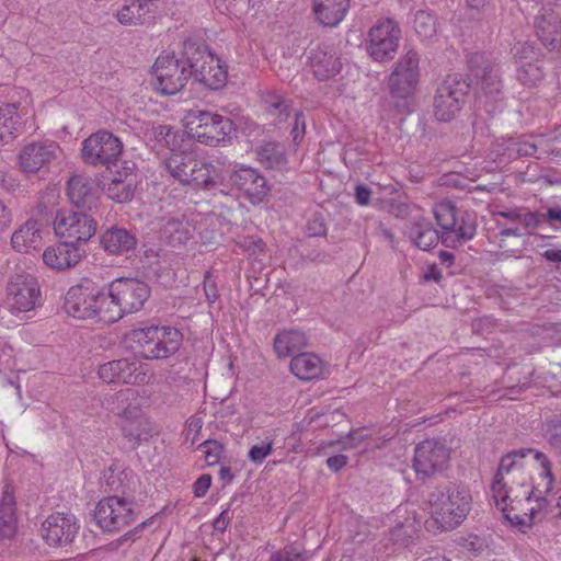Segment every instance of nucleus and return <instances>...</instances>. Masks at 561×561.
Instances as JSON below:
<instances>
[{"instance_id":"nucleus-1","label":"nucleus","mask_w":561,"mask_h":561,"mask_svg":"<svg viewBox=\"0 0 561 561\" xmlns=\"http://www.w3.org/2000/svg\"><path fill=\"white\" fill-rule=\"evenodd\" d=\"M534 448H519L501 458L497 472L491 485L496 506L504 513L516 514L531 502L530 473L527 457L534 459Z\"/></svg>"},{"instance_id":"nucleus-2","label":"nucleus","mask_w":561,"mask_h":561,"mask_svg":"<svg viewBox=\"0 0 561 561\" xmlns=\"http://www.w3.org/2000/svg\"><path fill=\"white\" fill-rule=\"evenodd\" d=\"M427 500L432 515L445 528L459 526L471 511L472 497L465 485L443 483L428 493Z\"/></svg>"},{"instance_id":"nucleus-3","label":"nucleus","mask_w":561,"mask_h":561,"mask_svg":"<svg viewBox=\"0 0 561 561\" xmlns=\"http://www.w3.org/2000/svg\"><path fill=\"white\" fill-rule=\"evenodd\" d=\"M534 460L539 463L541 469L536 483L530 482L531 501L535 502V505L530 507L524 506L520 513H506V519L513 525L531 526L535 523L541 522L552 512L550 503L546 497L552 491L554 483L552 463L548 456L541 451L534 453Z\"/></svg>"},{"instance_id":"nucleus-4","label":"nucleus","mask_w":561,"mask_h":561,"mask_svg":"<svg viewBox=\"0 0 561 561\" xmlns=\"http://www.w3.org/2000/svg\"><path fill=\"white\" fill-rule=\"evenodd\" d=\"M433 214L440 228V242L446 248H457L471 240L477 231L474 217L460 213L450 201H443L433 208Z\"/></svg>"},{"instance_id":"nucleus-5","label":"nucleus","mask_w":561,"mask_h":561,"mask_svg":"<svg viewBox=\"0 0 561 561\" xmlns=\"http://www.w3.org/2000/svg\"><path fill=\"white\" fill-rule=\"evenodd\" d=\"M185 61L191 67V78L210 90H218L226 84L227 71L204 44L194 41L184 42Z\"/></svg>"},{"instance_id":"nucleus-6","label":"nucleus","mask_w":561,"mask_h":561,"mask_svg":"<svg viewBox=\"0 0 561 561\" xmlns=\"http://www.w3.org/2000/svg\"><path fill=\"white\" fill-rule=\"evenodd\" d=\"M472 81L460 73L448 75L433 98V113L439 122H450L461 111Z\"/></svg>"},{"instance_id":"nucleus-7","label":"nucleus","mask_w":561,"mask_h":561,"mask_svg":"<svg viewBox=\"0 0 561 561\" xmlns=\"http://www.w3.org/2000/svg\"><path fill=\"white\" fill-rule=\"evenodd\" d=\"M184 48L181 57L174 54L161 55L156 59L152 67L154 81L153 88L162 95H173L180 92L191 78V67L185 61Z\"/></svg>"},{"instance_id":"nucleus-8","label":"nucleus","mask_w":561,"mask_h":561,"mask_svg":"<svg viewBox=\"0 0 561 561\" xmlns=\"http://www.w3.org/2000/svg\"><path fill=\"white\" fill-rule=\"evenodd\" d=\"M123 151L122 140L104 129L91 134L81 144L82 161L93 167L111 169L117 164Z\"/></svg>"},{"instance_id":"nucleus-9","label":"nucleus","mask_w":561,"mask_h":561,"mask_svg":"<svg viewBox=\"0 0 561 561\" xmlns=\"http://www.w3.org/2000/svg\"><path fill=\"white\" fill-rule=\"evenodd\" d=\"M186 118L192 137L206 146H218L233 130V123L230 118L208 111L192 110Z\"/></svg>"},{"instance_id":"nucleus-10","label":"nucleus","mask_w":561,"mask_h":561,"mask_svg":"<svg viewBox=\"0 0 561 561\" xmlns=\"http://www.w3.org/2000/svg\"><path fill=\"white\" fill-rule=\"evenodd\" d=\"M134 500L118 494L102 499L94 511L98 526L107 533L121 531L136 520Z\"/></svg>"},{"instance_id":"nucleus-11","label":"nucleus","mask_w":561,"mask_h":561,"mask_svg":"<svg viewBox=\"0 0 561 561\" xmlns=\"http://www.w3.org/2000/svg\"><path fill=\"white\" fill-rule=\"evenodd\" d=\"M96 220L84 211H58L54 221V231L59 240L83 247L96 232Z\"/></svg>"},{"instance_id":"nucleus-12","label":"nucleus","mask_w":561,"mask_h":561,"mask_svg":"<svg viewBox=\"0 0 561 561\" xmlns=\"http://www.w3.org/2000/svg\"><path fill=\"white\" fill-rule=\"evenodd\" d=\"M38 280L27 273L14 274L7 286L5 306L11 313L28 312L41 305Z\"/></svg>"},{"instance_id":"nucleus-13","label":"nucleus","mask_w":561,"mask_h":561,"mask_svg":"<svg viewBox=\"0 0 561 561\" xmlns=\"http://www.w3.org/2000/svg\"><path fill=\"white\" fill-rule=\"evenodd\" d=\"M470 75L467 77L494 102L502 101L503 83L499 69L484 54L474 53L468 58Z\"/></svg>"},{"instance_id":"nucleus-14","label":"nucleus","mask_w":561,"mask_h":561,"mask_svg":"<svg viewBox=\"0 0 561 561\" xmlns=\"http://www.w3.org/2000/svg\"><path fill=\"white\" fill-rule=\"evenodd\" d=\"M99 295L100 286L90 278H82L66 293L64 309L68 316L79 320L94 319Z\"/></svg>"},{"instance_id":"nucleus-15","label":"nucleus","mask_w":561,"mask_h":561,"mask_svg":"<svg viewBox=\"0 0 561 561\" xmlns=\"http://www.w3.org/2000/svg\"><path fill=\"white\" fill-rule=\"evenodd\" d=\"M449 449L436 439H425L416 445L413 468L420 479H425L447 468Z\"/></svg>"},{"instance_id":"nucleus-16","label":"nucleus","mask_w":561,"mask_h":561,"mask_svg":"<svg viewBox=\"0 0 561 561\" xmlns=\"http://www.w3.org/2000/svg\"><path fill=\"white\" fill-rule=\"evenodd\" d=\"M59 146L50 140H34L25 144L18 153L16 164L21 172L37 174L57 159Z\"/></svg>"},{"instance_id":"nucleus-17","label":"nucleus","mask_w":561,"mask_h":561,"mask_svg":"<svg viewBox=\"0 0 561 561\" xmlns=\"http://www.w3.org/2000/svg\"><path fill=\"white\" fill-rule=\"evenodd\" d=\"M419 62V55L414 50H409L397 61L389 76V89L393 96L408 98L414 92L420 78Z\"/></svg>"},{"instance_id":"nucleus-18","label":"nucleus","mask_w":561,"mask_h":561,"mask_svg":"<svg viewBox=\"0 0 561 561\" xmlns=\"http://www.w3.org/2000/svg\"><path fill=\"white\" fill-rule=\"evenodd\" d=\"M401 31L393 20L379 21L369 31L368 53L376 61L391 59L396 53Z\"/></svg>"},{"instance_id":"nucleus-19","label":"nucleus","mask_w":561,"mask_h":561,"mask_svg":"<svg viewBox=\"0 0 561 561\" xmlns=\"http://www.w3.org/2000/svg\"><path fill=\"white\" fill-rule=\"evenodd\" d=\"M111 296L116 299L123 314L140 310L150 296L149 286L136 278H119L112 282Z\"/></svg>"},{"instance_id":"nucleus-20","label":"nucleus","mask_w":561,"mask_h":561,"mask_svg":"<svg viewBox=\"0 0 561 561\" xmlns=\"http://www.w3.org/2000/svg\"><path fill=\"white\" fill-rule=\"evenodd\" d=\"M42 537L51 547L64 548L72 543L78 531L79 524L72 514L54 513L42 524Z\"/></svg>"},{"instance_id":"nucleus-21","label":"nucleus","mask_w":561,"mask_h":561,"mask_svg":"<svg viewBox=\"0 0 561 561\" xmlns=\"http://www.w3.org/2000/svg\"><path fill=\"white\" fill-rule=\"evenodd\" d=\"M229 181L243 192L252 204L262 202L270 191L266 179L256 169L250 167L234 170L230 174Z\"/></svg>"},{"instance_id":"nucleus-22","label":"nucleus","mask_w":561,"mask_h":561,"mask_svg":"<svg viewBox=\"0 0 561 561\" xmlns=\"http://www.w3.org/2000/svg\"><path fill=\"white\" fill-rule=\"evenodd\" d=\"M121 428L124 437L138 446L152 436L153 427L138 407H128L121 414Z\"/></svg>"},{"instance_id":"nucleus-23","label":"nucleus","mask_w":561,"mask_h":561,"mask_svg":"<svg viewBox=\"0 0 561 561\" xmlns=\"http://www.w3.org/2000/svg\"><path fill=\"white\" fill-rule=\"evenodd\" d=\"M85 254V248L59 240L44 251L43 261L53 270L65 271L79 264Z\"/></svg>"},{"instance_id":"nucleus-24","label":"nucleus","mask_w":561,"mask_h":561,"mask_svg":"<svg viewBox=\"0 0 561 561\" xmlns=\"http://www.w3.org/2000/svg\"><path fill=\"white\" fill-rule=\"evenodd\" d=\"M67 195L72 205L77 208L92 210L99 201V190L94 181L85 175L77 174L69 179Z\"/></svg>"},{"instance_id":"nucleus-25","label":"nucleus","mask_w":561,"mask_h":561,"mask_svg":"<svg viewBox=\"0 0 561 561\" xmlns=\"http://www.w3.org/2000/svg\"><path fill=\"white\" fill-rule=\"evenodd\" d=\"M310 66L318 80L323 81L340 72L342 64L332 45L321 44L311 51Z\"/></svg>"},{"instance_id":"nucleus-26","label":"nucleus","mask_w":561,"mask_h":561,"mask_svg":"<svg viewBox=\"0 0 561 561\" xmlns=\"http://www.w3.org/2000/svg\"><path fill=\"white\" fill-rule=\"evenodd\" d=\"M188 181L185 185H192L195 188H214L224 181L222 170L213 162L198 159L193 156L191 163Z\"/></svg>"},{"instance_id":"nucleus-27","label":"nucleus","mask_w":561,"mask_h":561,"mask_svg":"<svg viewBox=\"0 0 561 561\" xmlns=\"http://www.w3.org/2000/svg\"><path fill=\"white\" fill-rule=\"evenodd\" d=\"M100 244L108 254L128 255L137 245V238L125 228L112 227L100 234Z\"/></svg>"},{"instance_id":"nucleus-28","label":"nucleus","mask_w":561,"mask_h":561,"mask_svg":"<svg viewBox=\"0 0 561 561\" xmlns=\"http://www.w3.org/2000/svg\"><path fill=\"white\" fill-rule=\"evenodd\" d=\"M157 4L145 0H124L116 18L124 25H141L151 23L154 19Z\"/></svg>"},{"instance_id":"nucleus-29","label":"nucleus","mask_w":561,"mask_h":561,"mask_svg":"<svg viewBox=\"0 0 561 561\" xmlns=\"http://www.w3.org/2000/svg\"><path fill=\"white\" fill-rule=\"evenodd\" d=\"M535 31L545 47L550 50L561 48V19L552 11L536 16Z\"/></svg>"},{"instance_id":"nucleus-30","label":"nucleus","mask_w":561,"mask_h":561,"mask_svg":"<svg viewBox=\"0 0 561 561\" xmlns=\"http://www.w3.org/2000/svg\"><path fill=\"white\" fill-rule=\"evenodd\" d=\"M137 367L135 363L126 358L112 360L99 367V377L107 382H122L134 385L138 381L139 375L136 374Z\"/></svg>"},{"instance_id":"nucleus-31","label":"nucleus","mask_w":561,"mask_h":561,"mask_svg":"<svg viewBox=\"0 0 561 561\" xmlns=\"http://www.w3.org/2000/svg\"><path fill=\"white\" fill-rule=\"evenodd\" d=\"M24 124L19 103L0 104V144H9L22 134Z\"/></svg>"},{"instance_id":"nucleus-32","label":"nucleus","mask_w":561,"mask_h":561,"mask_svg":"<svg viewBox=\"0 0 561 561\" xmlns=\"http://www.w3.org/2000/svg\"><path fill=\"white\" fill-rule=\"evenodd\" d=\"M405 234L417 249L423 251L431 250L440 241V233L424 217L414 219L408 227Z\"/></svg>"},{"instance_id":"nucleus-33","label":"nucleus","mask_w":561,"mask_h":561,"mask_svg":"<svg viewBox=\"0 0 561 561\" xmlns=\"http://www.w3.org/2000/svg\"><path fill=\"white\" fill-rule=\"evenodd\" d=\"M159 329L158 339H154L151 351H148L147 359L167 358L181 347L183 335L178 329L171 327H159Z\"/></svg>"},{"instance_id":"nucleus-34","label":"nucleus","mask_w":561,"mask_h":561,"mask_svg":"<svg viewBox=\"0 0 561 561\" xmlns=\"http://www.w3.org/2000/svg\"><path fill=\"white\" fill-rule=\"evenodd\" d=\"M350 0H313V13L323 26H336L345 18Z\"/></svg>"},{"instance_id":"nucleus-35","label":"nucleus","mask_w":561,"mask_h":561,"mask_svg":"<svg viewBox=\"0 0 561 561\" xmlns=\"http://www.w3.org/2000/svg\"><path fill=\"white\" fill-rule=\"evenodd\" d=\"M255 154L265 169L284 170L288 163L285 145L277 141H263L255 148Z\"/></svg>"},{"instance_id":"nucleus-36","label":"nucleus","mask_w":561,"mask_h":561,"mask_svg":"<svg viewBox=\"0 0 561 561\" xmlns=\"http://www.w3.org/2000/svg\"><path fill=\"white\" fill-rule=\"evenodd\" d=\"M42 224L30 219L14 231L11 238L12 247L19 252H28L36 249L42 241Z\"/></svg>"},{"instance_id":"nucleus-37","label":"nucleus","mask_w":561,"mask_h":561,"mask_svg":"<svg viewBox=\"0 0 561 561\" xmlns=\"http://www.w3.org/2000/svg\"><path fill=\"white\" fill-rule=\"evenodd\" d=\"M289 368L299 379L311 380L321 376L323 363L321 358L313 353H300L293 356Z\"/></svg>"},{"instance_id":"nucleus-38","label":"nucleus","mask_w":561,"mask_h":561,"mask_svg":"<svg viewBox=\"0 0 561 561\" xmlns=\"http://www.w3.org/2000/svg\"><path fill=\"white\" fill-rule=\"evenodd\" d=\"M193 154L184 151H175L167 154L162 161L161 165L164 171L170 174L175 181L185 185L188 181L187 176L191 170Z\"/></svg>"},{"instance_id":"nucleus-39","label":"nucleus","mask_w":561,"mask_h":561,"mask_svg":"<svg viewBox=\"0 0 561 561\" xmlns=\"http://www.w3.org/2000/svg\"><path fill=\"white\" fill-rule=\"evenodd\" d=\"M307 345V337L304 332L295 329L283 330L274 337V351L278 357L293 356Z\"/></svg>"},{"instance_id":"nucleus-40","label":"nucleus","mask_w":561,"mask_h":561,"mask_svg":"<svg viewBox=\"0 0 561 561\" xmlns=\"http://www.w3.org/2000/svg\"><path fill=\"white\" fill-rule=\"evenodd\" d=\"M122 310L118 304H116V299H113V296H111V287L105 291L104 288L100 286L94 319L104 323H114L124 316Z\"/></svg>"},{"instance_id":"nucleus-41","label":"nucleus","mask_w":561,"mask_h":561,"mask_svg":"<svg viewBox=\"0 0 561 561\" xmlns=\"http://www.w3.org/2000/svg\"><path fill=\"white\" fill-rule=\"evenodd\" d=\"M103 481L110 491L121 492L122 496L130 490V484L134 483V474L131 470L122 469L116 465H112L103 472Z\"/></svg>"},{"instance_id":"nucleus-42","label":"nucleus","mask_w":561,"mask_h":561,"mask_svg":"<svg viewBox=\"0 0 561 561\" xmlns=\"http://www.w3.org/2000/svg\"><path fill=\"white\" fill-rule=\"evenodd\" d=\"M108 198L117 203L129 202L134 197L135 184L131 174H125V178H113L104 187Z\"/></svg>"},{"instance_id":"nucleus-43","label":"nucleus","mask_w":561,"mask_h":561,"mask_svg":"<svg viewBox=\"0 0 561 561\" xmlns=\"http://www.w3.org/2000/svg\"><path fill=\"white\" fill-rule=\"evenodd\" d=\"M160 329L158 325H148L142 328H136L129 331L128 339L135 344V348H139V354L147 358L148 351H151L154 339H158Z\"/></svg>"},{"instance_id":"nucleus-44","label":"nucleus","mask_w":561,"mask_h":561,"mask_svg":"<svg viewBox=\"0 0 561 561\" xmlns=\"http://www.w3.org/2000/svg\"><path fill=\"white\" fill-rule=\"evenodd\" d=\"M543 76L542 61L540 59L519 61L516 78L523 85L535 87L543 79Z\"/></svg>"},{"instance_id":"nucleus-45","label":"nucleus","mask_w":561,"mask_h":561,"mask_svg":"<svg viewBox=\"0 0 561 561\" xmlns=\"http://www.w3.org/2000/svg\"><path fill=\"white\" fill-rule=\"evenodd\" d=\"M162 238L171 245L185 243L190 238L186 225L175 218L168 219L161 228Z\"/></svg>"},{"instance_id":"nucleus-46","label":"nucleus","mask_w":561,"mask_h":561,"mask_svg":"<svg viewBox=\"0 0 561 561\" xmlns=\"http://www.w3.org/2000/svg\"><path fill=\"white\" fill-rule=\"evenodd\" d=\"M267 113L275 117L277 123L286 122L290 115L291 102L276 93H268L264 99Z\"/></svg>"},{"instance_id":"nucleus-47","label":"nucleus","mask_w":561,"mask_h":561,"mask_svg":"<svg viewBox=\"0 0 561 561\" xmlns=\"http://www.w3.org/2000/svg\"><path fill=\"white\" fill-rule=\"evenodd\" d=\"M147 135L171 152H175L179 146L178 133L169 125H152L147 129Z\"/></svg>"},{"instance_id":"nucleus-48","label":"nucleus","mask_w":561,"mask_h":561,"mask_svg":"<svg viewBox=\"0 0 561 561\" xmlns=\"http://www.w3.org/2000/svg\"><path fill=\"white\" fill-rule=\"evenodd\" d=\"M414 30L421 38H432L437 32V20L431 12L420 10L415 13Z\"/></svg>"},{"instance_id":"nucleus-49","label":"nucleus","mask_w":561,"mask_h":561,"mask_svg":"<svg viewBox=\"0 0 561 561\" xmlns=\"http://www.w3.org/2000/svg\"><path fill=\"white\" fill-rule=\"evenodd\" d=\"M14 508L11 502L0 503V535L10 538L15 534Z\"/></svg>"},{"instance_id":"nucleus-50","label":"nucleus","mask_w":561,"mask_h":561,"mask_svg":"<svg viewBox=\"0 0 561 561\" xmlns=\"http://www.w3.org/2000/svg\"><path fill=\"white\" fill-rule=\"evenodd\" d=\"M471 18L490 21L495 15V8L492 0H466Z\"/></svg>"},{"instance_id":"nucleus-51","label":"nucleus","mask_w":561,"mask_h":561,"mask_svg":"<svg viewBox=\"0 0 561 561\" xmlns=\"http://www.w3.org/2000/svg\"><path fill=\"white\" fill-rule=\"evenodd\" d=\"M153 522V518H147L146 520L139 523L134 529L127 531L118 539H115L107 545L100 548V550L105 552H114L117 551L124 543L128 541H134L135 537L148 525H151Z\"/></svg>"},{"instance_id":"nucleus-52","label":"nucleus","mask_w":561,"mask_h":561,"mask_svg":"<svg viewBox=\"0 0 561 561\" xmlns=\"http://www.w3.org/2000/svg\"><path fill=\"white\" fill-rule=\"evenodd\" d=\"M546 437L550 447L561 456V419L554 416L546 421Z\"/></svg>"},{"instance_id":"nucleus-53","label":"nucleus","mask_w":561,"mask_h":561,"mask_svg":"<svg viewBox=\"0 0 561 561\" xmlns=\"http://www.w3.org/2000/svg\"><path fill=\"white\" fill-rule=\"evenodd\" d=\"M198 449L203 451L208 466L219 463L221 455L225 451L224 445L215 439L205 440L198 446Z\"/></svg>"},{"instance_id":"nucleus-54","label":"nucleus","mask_w":561,"mask_h":561,"mask_svg":"<svg viewBox=\"0 0 561 561\" xmlns=\"http://www.w3.org/2000/svg\"><path fill=\"white\" fill-rule=\"evenodd\" d=\"M306 561L304 551L296 545H287L282 550L273 553L270 561Z\"/></svg>"},{"instance_id":"nucleus-55","label":"nucleus","mask_w":561,"mask_h":561,"mask_svg":"<svg viewBox=\"0 0 561 561\" xmlns=\"http://www.w3.org/2000/svg\"><path fill=\"white\" fill-rule=\"evenodd\" d=\"M273 451V443L263 442L261 444L253 445L248 454L250 461L253 463H262L263 460L268 457Z\"/></svg>"},{"instance_id":"nucleus-56","label":"nucleus","mask_w":561,"mask_h":561,"mask_svg":"<svg viewBox=\"0 0 561 561\" xmlns=\"http://www.w3.org/2000/svg\"><path fill=\"white\" fill-rule=\"evenodd\" d=\"M306 232L309 237H323L327 233L324 219L321 215L312 216L307 224Z\"/></svg>"},{"instance_id":"nucleus-57","label":"nucleus","mask_w":561,"mask_h":561,"mask_svg":"<svg viewBox=\"0 0 561 561\" xmlns=\"http://www.w3.org/2000/svg\"><path fill=\"white\" fill-rule=\"evenodd\" d=\"M507 149L511 151L510 156L515 154L516 157H533L537 151V146L529 141H517L513 142L512 146Z\"/></svg>"},{"instance_id":"nucleus-58","label":"nucleus","mask_w":561,"mask_h":561,"mask_svg":"<svg viewBox=\"0 0 561 561\" xmlns=\"http://www.w3.org/2000/svg\"><path fill=\"white\" fill-rule=\"evenodd\" d=\"M0 186L8 193H15L21 190V183L18 178L7 171H0Z\"/></svg>"},{"instance_id":"nucleus-59","label":"nucleus","mask_w":561,"mask_h":561,"mask_svg":"<svg viewBox=\"0 0 561 561\" xmlns=\"http://www.w3.org/2000/svg\"><path fill=\"white\" fill-rule=\"evenodd\" d=\"M519 221L525 229H535L543 222V217L540 213L526 211L520 214Z\"/></svg>"},{"instance_id":"nucleus-60","label":"nucleus","mask_w":561,"mask_h":561,"mask_svg":"<svg viewBox=\"0 0 561 561\" xmlns=\"http://www.w3.org/2000/svg\"><path fill=\"white\" fill-rule=\"evenodd\" d=\"M232 502L228 504V506L215 518L213 523V527L217 531H225L232 519V514L230 513Z\"/></svg>"},{"instance_id":"nucleus-61","label":"nucleus","mask_w":561,"mask_h":561,"mask_svg":"<svg viewBox=\"0 0 561 561\" xmlns=\"http://www.w3.org/2000/svg\"><path fill=\"white\" fill-rule=\"evenodd\" d=\"M211 484V477L209 474L201 476L194 483V494L196 497H203Z\"/></svg>"},{"instance_id":"nucleus-62","label":"nucleus","mask_w":561,"mask_h":561,"mask_svg":"<svg viewBox=\"0 0 561 561\" xmlns=\"http://www.w3.org/2000/svg\"><path fill=\"white\" fill-rule=\"evenodd\" d=\"M305 134V119L304 114L301 112L296 113L295 115V125L291 129L293 140L297 142L299 139L304 137Z\"/></svg>"},{"instance_id":"nucleus-63","label":"nucleus","mask_w":561,"mask_h":561,"mask_svg":"<svg viewBox=\"0 0 561 561\" xmlns=\"http://www.w3.org/2000/svg\"><path fill=\"white\" fill-rule=\"evenodd\" d=\"M370 195L371 191L368 186L359 184L355 187V199L356 202L362 205L366 206L370 202Z\"/></svg>"},{"instance_id":"nucleus-64","label":"nucleus","mask_w":561,"mask_h":561,"mask_svg":"<svg viewBox=\"0 0 561 561\" xmlns=\"http://www.w3.org/2000/svg\"><path fill=\"white\" fill-rule=\"evenodd\" d=\"M348 458L345 455H335L327 459V466L334 472L347 465Z\"/></svg>"}]
</instances>
